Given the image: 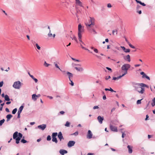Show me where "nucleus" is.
Listing matches in <instances>:
<instances>
[{"label": "nucleus", "instance_id": "nucleus-1", "mask_svg": "<svg viewBox=\"0 0 155 155\" xmlns=\"http://www.w3.org/2000/svg\"><path fill=\"white\" fill-rule=\"evenodd\" d=\"M132 84L136 91L141 94L143 93L145 89L144 87H149V86L143 83H138L135 82H132Z\"/></svg>", "mask_w": 155, "mask_h": 155}, {"label": "nucleus", "instance_id": "nucleus-2", "mask_svg": "<svg viewBox=\"0 0 155 155\" xmlns=\"http://www.w3.org/2000/svg\"><path fill=\"white\" fill-rule=\"evenodd\" d=\"M85 24L88 30H91V27L95 25V19L93 18L90 17L88 22H85Z\"/></svg>", "mask_w": 155, "mask_h": 155}, {"label": "nucleus", "instance_id": "nucleus-3", "mask_svg": "<svg viewBox=\"0 0 155 155\" xmlns=\"http://www.w3.org/2000/svg\"><path fill=\"white\" fill-rule=\"evenodd\" d=\"M84 31V27H82L81 24H79L78 25V37L80 38L82 37L81 33Z\"/></svg>", "mask_w": 155, "mask_h": 155}, {"label": "nucleus", "instance_id": "nucleus-4", "mask_svg": "<svg viewBox=\"0 0 155 155\" xmlns=\"http://www.w3.org/2000/svg\"><path fill=\"white\" fill-rule=\"evenodd\" d=\"M21 83L20 81L15 82L13 84L12 87L15 89H19L21 86Z\"/></svg>", "mask_w": 155, "mask_h": 155}, {"label": "nucleus", "instance_id": "nucleus-5", "mask_svg": "<svg viewBox=\"0 0 155 155\" xmlns=\"http://www.w3.org/2000/svg\"><path fill=\"white\" fill-rule=\"evenodd\" d=\"M130 67V66L129 64H125L122 65L121 67V69L125 72H127V70Z\"/></svg>", "mask_w": 155, "mask_h": 155}, {"label": "nucleus", "instance_id": "nucleus-6", "mask_svg": "<svg viewBox=\"0 0 155 155\" xmlns=\"http://www.w3.org/2000/svg\"><path fill=\"white\" fill-rule=\"evenodd\" d=\"M110 129L113 131L116 132H117V127L115 126H113L111 124L110 125Z\"/></svg>", "mask_w": 155, "mask_h": 155}, {"label": "nucleus", "instance_id": "nucleus-7", "mask_svg": "<svg viewBox=\"0 0 155 155\" xmlns=\"http://www.w3.org/2000/svg\"><path fill=\"white\" fill-rule=\"evenodd\" d=\"M75 143V142L74 141H70L68 143V146L69 147H71L74 145Z\"/></svg>", "mask_w": 155, "mask_h": 155}, {"label": "nucleus", "instance_id": "nucleus-8", "mask_svg": "<svg viewBox=\"0 0 155 155\" xmlns=\"http://www.w3.org/2000/svg\"><path fill=\"white\" fill-rule=\"evenodd\" d=\"M46 127V124H42L41 125H38V129L41 130H44Z\"/></svg>", "mask_w": 155, "mask_h": 155}, {"label": "nucleus", "instance_id": "nucleus-9", "mask_svg": "<svg viewBox=\"0 0 155 155\" xmlns=\"http://www.w3.org/2000/svg\"><path fill=\"white\" fill-rule=\"evenodd\" d=\"M97 119L100 124H102L103 123V121L104 120V118L103 117L101 116H99L97 117Z\"/></svg>", "mask_w": 155, "mask_h": 155}, {"label": "nucleus", "instance_id": "nucleus-10", "mask_svg": "<svg viewBox=\"0 0 155 155\" xmlns=\"http://www.w3.org/2000/svg\"><path fill=\"white\" fill-rule=\"evenodd\" d=\"M92 134L91 131L89 130H88L87 134V137L88 139H91L92 137Z\"/></svg>", "mask_w": 155, "mask_h": 155}, {"label": "nucleus", "instance_id": "nucleus-11", "mask_svg": "<svg viewBox=\"0 0 155 155\" xmlns=\"http://www.w3.org/2000/svg\"><path fill=\"white\" fill-rule=\"evenodd\" d=\"M75 3L76 5L84 8L82 2L79 0H76Z\"/></svg>", "mask_w": 155, "mask_h": 155}, {"label": "nucleus", "instance_id": "nucleus-12", "mask_svg": "<svg viewBox=\"0 0 155 155\" xmlns=\"http://www.w3.org/2000/svg\"><path fill=\"white\" fill-rule=\"evenodd\" d=\"M58 136L60 141L62 139H64V138L61 132H59L58 133Z\"/></svg>", "mask_w": 155, "mask_h": 155}, {"label": "nucleus", "instance_id": "nucleus-13", "mask_svg": "<svg viewBox=\"0 0 155 155\" xmlns=\"http://www.w3.org/2000/svg\"><path fill=\"white\" fill-rule=\"evenodd\" d=\"M127 148L128 149V153H131L133 151L132 148L133 147L132 146L128 145L127 146Z\"/></svg>", "mask_w": 155, "mask_h": 155}, {"label": "nucleus", "instance_id": "nucleus-14", "mask_svg": "<svg viewBox=\"0 0 155 155\" xmlns=\"http://www.w3.org/2000/svg\"><path fill=\"white\" fill-rule=\"evenodd\" d=\"M67 153V151L66 150H64L61 149L59 150V153L61 155H64V154Z\"/></svg>", "mask_w": 155, "mask_h": 155}, {"label": "nucleus", "instance_id": "nucleus-15", "mask_svg": "<svg viewBox=\"0 0 155 155\" xmlns=\"http://www.w3.org/2000/svg\"><path fill=\"white\" fill-rule=\"evenodd\" d=\"M121 48H122V50L126 53L129 52L130 51V50L129 49H126L124 46H121Z\"/></svg>", "mask_w": 155, "mask_h": 155}, {"label": "nucleus", "instance_id": "nucleus-16", "mask_svg": "<svg viewBox=\"0 0 155 155\" xmlns=\"http://www.w3.org/2000/svg\"><path fill=\"white\" fill-rule=\"evenodd\" d=\"M124 58L126 61H128L130 62V56L128 54L126 56L124 57Z\"/></svg>", "mask_w": 155, "mask_h": 155}, {"label": "nucleus", "instance_id": "nucleus-17", "mask_svg": "<svg viewBox=\"0 0 155 155\" xmlns=\"http://www.w3.org/2000/svg\"><path fill=\"white\" fill-rule=\"evenodd\" d=\"M66 74L68 76V78L69 79V80H71V78H72L73 76V74L69 72H66Z\"/></svg>", "mask_w": 155, "mask_h": 155}, {"label": "nucleus", "instance_id": "nucleus-18", "mask_svg": "<svg viewBox=\"0 0 155 155\" xmlns=\"http://www.w3.org/2000/svg\"><path fill=\"white\" fill-rule=\"evenodd\" d=\"M18 132L17 131L15 132L13 134V137L14 139L17 138L18 136Z\"/></svg>", "mask_w": 155, "mask_h": 155}, {"label": "nucleus", "instance_id": "nucleus-19", "mask_svg": "<svg viewBox=\"0 0 155 155\" xmlns=\"http://www.w3.org/2000/svg\"><path fill=\"white\" fill-rule=\"evenodd\" d=\"M24 107V106L23 105H21L20 107L18 109V113H21Z\"/></svg>", "mask_w": 155, "mask_h": 155}, {"label": "nucleus", "instance_id": "nucleus-20", "mask_svg": "<svg viewBox=\"0 0 155 155\" xmlns=\"http://www.w3.org/2000/svg\"><path fill=\"white\" fill-rule=\"evenodd\" d=\"M6 117L7 118L6 121L7 122H8V121H9L10 120V119L12 117V115L11 114H8L6 116Z\"/></svg>", "mask_w": 155, "mask_h": 155}, {"label": "nucleus", "instance_id": "nucleus-21", "mask_svg": "<svg viewBox=\"0 0 155 155\" xmlns=\"http://www.w3.org/2000/svg\"><path fill=\"white\" fill-rule=\"evenodd\" d=\"M74 68L76 70H77V71H79L81 72V71H83L84 70V69H83V68L81 67L78 68L77 67H75Z\"/></svg>", "mask_w": 155, "mask_h": 155}, {"label": "nucleus", "instance_id": "nucleus-22", "mask_svg": "<svg viewBox=\"0 0 155 155\" xmlns=\"http://www.w3.org/2000/svg\"><path fill=\"white\" fill-rule=\"evenodd\" d=\"M38 97V95H36L35 94H34L32 95V99L34 101H36Z\"/></svg>", "mask_w": 155, "mask_h": 155}, {"label": "nucleus", "instance_id": "nucleus-23", "mask_svg": "<svg viewBox=\"0 0 155 155\" xmlns=\"http://www.w3.org/2000/svg\"><path fill=\"white\" fill-rule=\"evenodd\" d=\"M54 64L56 68H58L61 71H62V72H65V71H62L61 69L59 66L57 64L56 62H54Z\"/></svg>", "mask_w": 155, "mask_h": 155}, {"label": "nucleus", "instance_id": "nucleus-24", "mask_svg": "<svg viewBox=\"0 0 155 155\" xmlns=\"http://www.w3.org/2000/svg\"><path fill=\"white\" fill-rule=\"evenodd\" d=\"M89 31L91 33L93 32L94 34H97V32L95 31V30L93 29V26H92L91 27V30H89Z\"/></svg>", "mask_w": 155, "mask_h": 155}, {"label": "nucleus", "instance_id": "nucleus-25", "mask_svg": "<svg viewBox=\"0 0 155 155\" xmlns=\"http://www.w3.org/2000/svg\"><path fill=\"white\" fill-rule=\"evenodd\" d=\"M4 98L5 101H9L10 100L9 97L7 94L5 95V97Z\"/></svg>", "mask_w": 155, "mask_h": 155}, {"label": "nucleus", "instance_id": "nucleus-26", "mask_svg": "<svg viewBox=\"0 0 155 155\" xmlns=\"http://www.w3.org/2000/svg\"><path fill=\"white\" fill-rule=\"evenodd\" d=\"M140 74L142 75V78H145L147 75L145 74L143 72V71L140 72Z\"/></svg>", "mask_w": 155, "mask_h": 155}, {"label": "nucleus", "instance_id": "nucleus-27", "mask_svg": "<svg viewBox=\"0 0 155 155\" xmlns=\"http://www.w3.org/2000/svg\"><path fill=\"white\" fill-rule=\"evenodd\" d=\"M140 74L142 75V78H145L147 75L145 74L143 72V71L140 72Z\"/></svg>", "mask_w": 155, "mask_h": 155}, {"label": "nucleus", "instance_id": "nucleus-28", "mask_svg": "<svg viewBox=\"0 0 155 155\" xmlns=\"http://www.w3.org/2000/svg\"><path fill=\"white\" fill-rule=\"evenodd\" d=\"M105 90L106 91H110L112 92H116L115 91H114V90L112 89L111 87H110L109 89L106 88L105 89Z\"/></svg>", "mask_w": 155, "mask_h": 155}, {"label": "nucleus", "instance_id": "nucleus-29", "mask_svg": "<svg viewBox=\"0 0 155 155\" xmlns=\"http://www.w3.org/2000/svg\"><path fill=\"white\" fill-rule=\"evenodd\" d=\"M151 105L152 107L155 105V97H154L152 100Z\"/></svg>", "mask_w": 155, "mask_h": 155}, {"label": "nucleus", "instance_id": "nucleus-30", "mask_svg": "<svg viewBox=\"0 0 155 155\" xmlns=\"http://www.w3.org/2000/svg\"><path fill=\"white\" fill-rule=\"evenodd\" d=\"M57 135L58 133L57 132L53 133L52 135V138L56 137L57 136Z\"/></svg>", "mask_w": 155, "mask_h": 155}, {"label": "nucleus", "instance_id": "nucleus-31", "mask_svg": "<svg viewBox=\"0 0 155 155\" xmlns=\"http://www.w3.org/2000/svg\"><path fill=\"white\" fill-rule=\"evenodd\" d=\"M18 136L17 138H18L19 139L21 140V138L22 137V134L21 133H18Z\"/></svg>", "mask_w": 155, "mask_h": 155}, {"label": "nucleus", "instance_id": "nucleus-32", "mask_svg": "<svg viewBox=\"0 0 155 155\" xmlns=\"http://www.w3.org/2000/svg\"><path fill=\"white\" fill-rule=\"evenodd\" d=\"M71 38L72 39L75 40L76 42H78L77 39L74 35H73L72 37H71Z\"/></svg>", "mask_w": 155, "mask_h": 155}, {"label": "nucleus", "instance_id": "nucleus-33", "mask_svg": "<svg viewBox=\"0 0 155 155\" xmlns=\"http://www.w3.org/2000/svg\"><path fill=\"white\" fill-rule=\"evenodd\" d=\"M52 138V141L55 142L56 143H58V140L56 137H53Z\"/></svg>", "mask_w": 155, "mask_h": 155}, {"label": "nucleus", "instance_id": "nucleus-34", "mask_svg": "<svg viewBox=\"0 0 155 155\" xmlns=\"http://www.w3.org/2000/svg\"><path fill=\"white\" fill-rule=\"evenodd\" d=\"M5 121V120L4 119L0 120V126H1L2 125V124Z\"/></svg>", "mask_w": 155, "mask_h": 155}, {"label": "nucleus", "instance_id": "nucleus-35", "mask_svg": "<svg viewBox=\"0 0 155 155\" xmlns=\"http://www.w3.org/2000/svg\"><path fill=\"white\" fill-rule=\"evenodd\" d=\"M17 109L16 108H15L12 111V114H15L17 111Z\"/></svg>", "mask_w": 155, "mask_h": 155}, {"label": "nucleus", "instance_id": "nucleus-36", "mask_svg": "<svg viewBox=\"0 0 155 155\" xmlns=\"http://www.w3.org/2000/svg\"><path fill=\"white\" fill-rule=\"evenodd\" d=\"M21 142L23 143H25L27 142V141L24 139H22L21 140Z\"/></svg>", "mask_w": 155, "mask_h": 155}, {"label": "nucleus", "instance_id": "nucleus-37", "mask_svg": "<svg viewBox=\"0 0 155 155\" xmlns=\"http://www.w3.org/2000/svg\"><path fill=\"white\" fill-rule=\"evenodd\" d=\"M16 140V143L17 144H18L19 143L20 140H21L20 139H19L18 138H16L15 139Z\"/></svg>", "mask_w": 155, "mask_h": 155}, {"label": "nucleus", "instance_id": "nucleus-38", "mask_svg": "<svg viewBox=\"0 0 155 155\" xmlns=\"http://www.w3.org/2000/svg\"><path fill=\"white\" fill-rule=\"evenodd\" d=\"M120 78V77L118 76L117 77H113V80H118Z\"/></svg>", "mask_w": 155, "mask_h": 155}, {"label": "nucleus", "instance_id": "nucleus-39", "mask_svg": "<svg viewBox=\"0 0 155 155\" xmlns=\"http://www.w3.org/2000/svg\"><path fill=\"white\" fill-rule=\"evenodd\" d=\"M70 125V122H69L68 121H67L66 122L65 124V126L66 127H69Z\"/></svg>", "mask_w": 155, "mask_h": 155}, {"label": "nucleus", "instance_id": "nucleus-40", "mask_svg": "<svg viewBox=\"0 0 155 155\" xmlns=\"http://www.w3.org/2000/svg\"><path fill=\"white\" fill-rule=\"evenodd\" d=\"M51 136L49 135H48L47 136V140L48 141H50L51 140Z\"/></svg>", "mask_w": 155, "mask_h": 155}, {"label": "nucleus", "instance_id": "nucleus-41", "mask_svg": "<svg viewBox=\"0 0 155 155\" xmlns=\"http://www.w3.org/2000/svg\"><path fill=\"white\" fill-rule=\"evenodd\" d=\"M143 99H142L140 100H138L137 101V104H140L141 103V101Z\"/></svg>", "mask_w": 155, "mask_h": 155}, {"label": "nucleus", "instance_id": "nucleus-42", "mask_svg": "<svg viewBox=\"0 0 155 155\" xmlns=\"http://www.w3.org/2000/svg\"><path fill=\"white\" fill-rule=\"evenodd\" d=\"M35 46H36V47H37V48L38 50H40V49L41 47L39 46V45H38V44L36 43L35 44Z\"/></svg>", "mask_w": 155, "mask_h": 155}, {"label": "nucleus", "instance_id": "nucleus-43", "mask_svg": "<svg viewBox=\"0 0 155 155\" xmlns=\"http://www.w3.org/2000/svg\"><path fill=\"white\" fill-rule=\"evenodd\" d=\"M49 65H50V64H48V63H47L45 61V62H44V65L46 67H48Z\"/></svg>", "mask_w": 155, "mask_h": 155}, {"label": "nucleus", "instance_id": "nucleus-44", "mask_svg": "<svg viewBox=\"0 0 155 155\" xmlns=\"http://www.w3.org/2000/svg\"><path fill=\"white\" fill-rule=\"evenodd\" d=\"M48 36L49 37H51L52 36V34L51 33V31L50 30H49V32L48 34Z\"/></svg>", "mask_w": 155, "mask_h": 155}, {"label": "nucleus", "instance_id": "nucleus-45", "mask_svg": "<svg viewBox=\"0 0 155 155\" xmlns=\"http://www.w3.org/2000/svg\"><path fill=\"white\" fill-rule=\"evenodd\" d=\"M141 6L139 5H137V6L136 10H138L141 8Z\"/></svg>", "mask_w": 155, "mask_h": 155}, {"label": "nucleus", "instance_id": "nucleus-46", "mask_svg": "<svg viewBox=\"0 0 155 155\" xmlns=\"http://www.w3.org/2000/svg\"><path fill=\"white\" fill-rule=\"evenodd\" d=\"M78 131L75 132L74 133L72 134V135H74L75 136H77L78 135Z\"/></svg>", "mask_w": 155, "mask_h": 155}, {"label": "nucleus", "instance_id": "nucleus-47", "mask_svg": "<svg viewBox=\"0 0 155 155\" xmlns=\"http://www.w3.org/2000/svg\"><path fill=\"white\" fill-rule=\"evenodd\" d=\"M121 133H122V137L123 138L126 135V134H124V133L123 131H121Z\"/></svg>", "mask_w": 155, "mask_h": 155}, {"label": "nucleus", "instance_id": "nucleus-48", "mask_svg": "<svg viewBox=\"0 0 155 155\" xmlns=\"http://www.w3.org/2000/svg\"><path fill=\"white\" fill-rule=\"evenodd\" d=\"M4 82L3 81L0 82V87H2L3 84Z\"/></svg>", "mask_w": 155, "mask_h": 155}, {"label": "nucleus", "instance_id": "nucleus-49", "mask_svg": "<svg viewBox=\"0 0 155 155\" xmlns=\"http://www.w3.org/2000/svg\"><path fill=\"white\" fill-rule=\"evenodd\" d=\"M116 32V34H117V30L116 29L112 31L113 34H114V33Z\"/></svg>", "mask_w": 155, "mask_h": 155}, {"label": "nucleus", "instance_id": "nucleus-50", "mask_svg": "<svg viewBox=\"0 0 155 155\" xmlns=\"http://www.w3.org/2000/svg\"><path fill=\"white\" fill-rule=\"evenodd\" d=\"M127 72H124V74H122V75H120L119 76V77H120V78L124 76V75H125V74H127Z\"/></svg>", "mask_w": 155, "mask_h": 155}, {"label": "nucleus", "instance_id": "nucleus-51", "mask_svg": "<svg viewBox=\"0 0 155 155\" xmlns=\"http://www.w3.org/2000/svg\"><path fill=\"white\" fill-rule=\"evenodd\" d=\"M140 4L144 6H145L146 5L144 3L142 2L141 1L140 2Z\"/></svg>", "mask_w": 155, "mask_h": 155}, {"label": "nucleus", "instance_id": "nucleus-52", "mask_svg": "<svg viewBox=\"0 0 155 155\" xmlns=\"http://www.w3.org/2000/svg\"><path fill=\"white\" fill-rule=\"evenodd\" d=\"M107 7L108 8H110L112 7V5L110 3H108L107 4Z\"/></svg>", "mask_w": 155, "mask_h": 155}, {"label": "nucleus", "instance_id": "nucleus-53", "mask_svg": "<svg viewBox=\"0 0 155 155\" xmlns=\"http://www.w3.org/2000/svg\"><path fill=\"white\" fill-rule=\"evenodd\" d=\"M70 81L71 82V83H70V84H71V85L72 86H74V83H73V82L71 80H71H70Z\"/></svg>", "mask_w": 155, "mask_h": 155}, {"label": "nucleus", "instance_id": "nucleus-54", "mask_svg": "<svg viewBox=\"0 0 155 155\" xmlns=\"http://www.w3.org/2000/svg\"><path fill=\"white\" fill-rule=\"evenodd\" d=\"M129 46L133 48H135V47L134 46L132 45L131 44H130V45H129Z\"/></svg>", "mask_w": 155, "mask_h": 155}, {"label": "nucleus", "instance_id": "nucleus-55", "mask_svg": "<svg viewBox=\"0 0 155 155\" xmlns=\"http://www.w3.org/2000/svg\"><path fill=\"white\" fill-rule=\"evenodd\" d=\"M137 12L139 14H141L142 13V12H141V10H139V11L138 10H137Z\"/></svg>", "mask_w": 155, "mask_h": 155}, {"label": "nucleus", "instance_id": "nucleus-56", "mask_svg": "<svg viewBox=\"0 0 155 155\" xmlns=\"http://www.w3.org/2000/svg\"><path fill=\"white\" fill-rule=\"evenodd\" d=\"M94 51L96 52V53H98V50H97V49L96 48H95L94 49Z\"/></svg>", "mask_w": 155, "mask_h": 155}, {"label": "nucleus", "instance_id": "nucleus-57", "mask_svg": "<svg viewBox=\"0 0 155 155\" xmlns=\"http://www.w3.org/2000/svg\"><path fill=\"white\" fill-rule=\"evenodd\" d=\"M98 107L97 106H94V107L93 108L94 109H98Z\"/></svg>", "mask_w": 155, "mask_h": 155}, {"label": "nucleus", "instance_id": "nucleus-58", "mask_svg": "<svg viewBox=\"0 0 155 155\" xmlns=\"http://www.w3.org/2000/svg\"><path fill=\"white\" fill-rule=\"evenodd\" d=\"M32 43L33 44V45L34 46H35V41H33V40L31 41Z\"/></svg>", "mask_w": 155, "mask_h": 155}, {"label": "nucleus", "instance_id": "nucleus-59", "mask_svg": "<svg viewBox=\"0 0 155 155\" xmlns=\"http://www.w3.org/2000/svg\"><path fill=\"white\" fill-rule=\"evenodd\" d=\"M59 113L61 114H63L64 113V112L63 111H61Z\"/></svg>", "mask_w": 155, "mask_h": 155}, {"label": "nucleus", "instance_id": "nucleus-60", "mask_svg": "<svg viewBox=\"0 0 155 155\" xmlns=\"http://www.w3.org/2000/svg\"><path fill=\"white\" fill-rule=\"evenodd\" d=\"M106 68L108 70H109V71H112V69L111 68H109V67H107Z\"/></svg>", "mask_w": 155, "mask_h": 155}, {"label": "nucleus", "instance_id": "nucleus-61", "mask_svg": "<svg viewBox=\"0 0 155 155\" xmlns=\"http://www.w3.org/2000/svg\"><path fill=\"white\" fill-rule=\"evenodd\" d=\"M71 59L74 60V61H79L78 60H77V59H75L74 58H71Z\"/></svg>", "mask_w": 155, "mask_h": 155}, {"label": "nucleus", "instance_id": "nucleus-62", "mask_svg": "<svg viewBox=\"0 0 155 155\" xmlns=\"http://www.w3.org/2000/svg\"><path fill=\"white\" fill-rule=\"evenodd\" d=\"M103 99L104 100H105L106 99V96L105 95H104L103 96Z\"/></svg>", "mask_w": 155, "mask_h": 155}, {"label": "nucleus", "instance_id": "nucleus-63", "mask_svg": "<svg viewBox=\"0 0 155 155\" xmlns=\"http://www.w3.org/2000/svg\"><path fill=\"white\" fill-rule=\"evenodd\" d=\"M33 79L35 81V83L37 82L38 80L37 79L34 78Z\"/></svg>", "mask_w": 155, "mask_h": 155}, {"label": "nucleus", "instance_id": "nucleus-64", "mask_svg": "<svg viewBox=\"0 0 155 155\" xmlns=\"http://www.w3.org/2000/svg\"><path fill=\"white\" fill-rule=\"evenodd\" d=\"M110 76H109L107 77H106L105 78V79L106 80H108L110 78Z\"/></svg>", "mask_w": 155, "mask_h": 155}]
</instances>
